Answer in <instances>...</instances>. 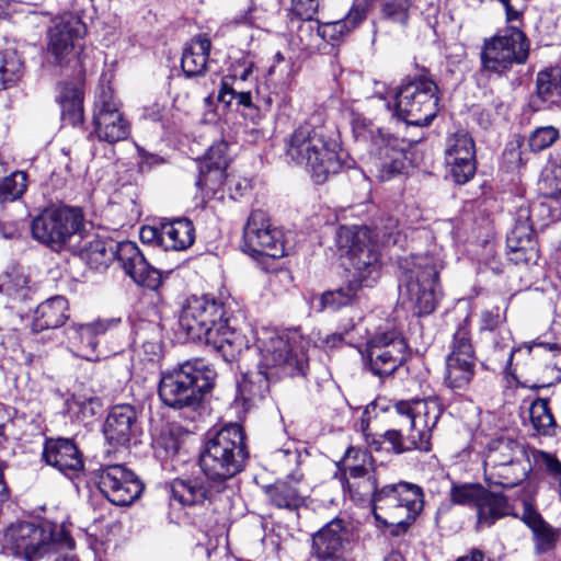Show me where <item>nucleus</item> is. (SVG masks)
I'll list each match as a JSON object with an SVG mask.
<instances>
[{
  "mask_svg": "<svg viewBox=\"0 0 561 561\" xmlns=\"http://www.w3.org/2000/svg\"><path fill=\"white\" fill-rule=\"evenodd\" d=\"M254 64L249 60L238 61L231 67L226 76H236L244 84L249 81L253 72Z\"/></svg>",
  "mask_w": 561,
  "mask_h": 561,
  "instance_id": "59",
  "label": "nucleus"
},
{
  "mask_svg": "<svg viewBox=\"0 0 561 561\" xmlns=\"http://www.w3.org/2000/svg\"><path fill=\"white\" fill-rule=\"evenodd\" d=\"M560 137L559 130L553 126L536 128L528 138L531 151L540 152L552 146Z\"/></svg>",
  "mask_w": 561,
  "mask_h": 561,
  "instance_id": "52",
  "label": "nucleus"
},
{
  "mask_svg": "<svg viewBox=\"0 0 561 561\" xmlns=\"http://www.w3.org/2000/svg\"><path fill=\"white\" fill-rule=\"evenodd\" d=\"M35 527L31 523L12 524L4 534V545L15 556H23L27 561L35 557Z\"/></svg>",
  "mask_w": 561,
  "mask_h": 561,
  "instance_id": "44",
  "label": "nucleus"
},
{
  "mask_svg": "<svg viewBox=\"0 0 561 561\" xmlns=\"http://www.w3.org/2000/svg\"><path fill=\"white\" fill-rule=\"evenodd\" d=\"M477 362L470 329L465 320L457 327L449 344L444 385L455 393L467 391L476 376Z\"/></svg>",
  "mask_w": 561,
  "mask_h": 561,
  "instance_id": "14",
  "label": "nucleus"
},
{
  "mask_svg": "<svg viewBox=\"0 0 561 561\" xmlns=\"http://www.w3.org/2000/svg\"><path fill=\"white\" fill-rule=\"evenodd\" d=\"M410 7V0H386L381 7V15L392 23L407 25Z\"/></svg>",
  "mask_w": 561,
  "mask_h": 561,
  "instance_id": "51",
  "label": "nucleus"
},
{
  "mask_svg": "<svg viewBox=\"0 0 561 561\" xmlns=\"http://www.w3.org/2000/svg\"><path fill=\"white\" fill-rule=\"evenodd\" d=\"M226 489H217L216 481L205 477L176 478L170 483L171 499L188 508H206Z\"/></svg>",
  "mask_w": 561,
  "mask_h": 561,
  "instance_id": "27",
  "label": "nucleus"
},
{
  "mask_svg": "<svg viewBox=\"0 0 561 561\" xmlns=\"http://www.w3.org/2000/svg\"><path fill=\"white\" fill-rule=\"evenodd\" d=\"M211 43L206 36L198 35L182 54L181 68L187 78L203 76L207 70Z\"/></svg>",
  "mask_w": 561,
  "mask_h": 561,
  "instance_id": "43",
  "label": "nucleus"
},
{
  "mask_svg": "<svg viewBox=\"0 0 561 561\" xmlns=\"http://www.w3.org/2000/svg\"><path fill=\"white\" fill-rule=\"evenodd\" d=\"M347 540L344 520L334 518L312 535L311 556L318 561H346L342 552Z\"/></svg>",
  "mask_w": 561,
  "mask_h": 561,
  "instance_id": "29",
  "label": "nucleus"
},
{
  "mask_svg": "<svg viewBox=\"0 0 561 561\" xmlns=\"http://www.w3.org/2000/svg\"><path fill=\"white\" fill-rule=\"evenodd\" d=\"M543 351L551 352L554 358L553 365L556 368L561 369V345L557 343L541 342L536 345Z\"/></svg>",
  "mask_w": 561,
  "mask_h": 561,
  "instance_id": "64",
  "label": "nucleus"
},
{
  "mask_svg": "<svg viewBox=\"0 0 561 561\" xmlns=\"http://www.w3.org/2000/svg\"><path fill=\"white\" fill-rule=\"evenodd\" d=\"M154 456L161 461L172 460L179 453L180 440L172 433H161L153 443Z\"/></svg>",
  "mask_w": 561,
  "mask_h": 561,
  "instance_id": "54",
  "label": "nucleus"
},
{
  "mask_svg": "<svg viewBox=\"0 0 561 561\" xmlns=\"http://www.w3.org/2000/svg\"><path fill=\"white\" fill-rule=\"evenodd\" d=\"M260 353L259 370L242 376L237 385V400L245 410L261 402L270 388V378L306 377L308 356L304 348L291 342L287 333L274 330L263 331L256 340Z\"/></svg>",
  "mask_w": 561,
  "mask_h": 561,
  "instance_id": "1",
  "label": "nucleus"
},
{
  "mask_svg": "<svg viewBox=\"0 0 561 561\" xmlns=\"http://www.w3.org/2000/svg\"><path fill=\"white\" fill-rule=\"evenodd\" d=\"M90 225L81 208L67 205H50L37 215V241L58 252L87 236Z\"/></svg>",
  "mask_w": 561,
  "mask_h": 561,
  "instance_id": "11",
  "label": "nucleus"
},
{
  "mask_svg": "<svg viewBox=\"0 0 561 561\" xmlns=\"http://www.w3.org/2000/svg\"><path fill=\"white\" fill-rule=\"evenodd\" d=\"M485 490L480 483H462L451 488L450 499L455 504L477 508Z\"/></svg>",
  "mask_w": 561,
  "mask_h": 561,
  "instance_id": "49",
  "label": "nucleus"
},
{
  "mask_svg": "<svg viewBox=\"0 0 561 561\" xmlns=\"http://www.w3.org/2000/svg\"><path fill=\"white\" fill-rule=\"evenodd\" d=\"M87 34V25L72 13H65L51 20L47 30V50L57 65H61L66 56Z\"/></svg>",
  "mask_w": 561,
  "mask_h": 561,
  "instance_id": "20",
  "label": "nucleus"
},
{
  "mask_svg": "<svg viewBox=\"0 0 561 561\" xmlns=\"http://www.w3.org/2000/svg\"><path fill=\"white\" fill-rule=\"evenodd\" d=\"M68 301L62 296L51 297L37 306V333L57 329L68 319Z\"/></svg>",
  "mask_w": 561,
  "mask_h": 561,
  "instance_id": "46",
  "label": "nucleus"
},
{
  "mask_svg": "<svg viewBox=\"0 0 561 561\" xmlns=\"http://www.w3.org/2000/svg\"><path fill=\"white\" fill-rule=\"evenodd\" d=\"M341 482L344 493H348L352 501L358 504L368 502L371 508L374 507L375 494L380 486L371 465V456L362 453L360 463L346 465L341 474Z\"/></svg>",
  "mask_w": 561,
  "mask_h": 561,
  "instance_id": "22",
  "label": "nucleus"
},
{
  "mask_svg": "<svg viewBox=\"0 0 561 561\" xmlns=\"http://www.w3.org/2000/svg\"><path fill=\"white\" fill-rule=\"evenodd\" d=\"M115 261L137 285L158 289L161 284L160 272L151 266L145 259L144 253L133 241L118 242Z\"/></svg>",
  "mask_w": 561,
  "mask_h": 561,
  "instance_id": "26",
  "label": "nucleus"
},
{
  "mask_svg": "<svg viewBox=\"0 0 561 561\" xmlns=\"http://www.w3.org/2000/svg\"><path fill=\"white\" fill-rule=\"evenodd\" d=\"M439 89L428 70L403 81L396 93V115L408 125L428 126L439 111Z\"/></svg>",
  "mask_w": 561,
  "mask_h": 561,
  "instance_id": "9",
  "label": "nucleus"
},
{
  "mask_svg": "<svg viewBox=\"0 0 561 561\" xmlns=\"http://www.w3.org/2000/svg\"><path fill=\"white\" fill-rule=\"evenodd\" d=\"M398 219L391 216L380 217L374 225V233L383 243H396L398 233Z\"/></svg>",
  "mask_w": 561,
  "mask_h": 561,
  "instance_id": "56",
  "label": "nucleus"
},
{
  "mask_svg": "<svg viewBox=\"0 0 561 561\" xmlns=\"http://www.w3.org/2000/svg\"><path fill=\"white\" fill-rule=\"evenodd\" d=\"M117 247V241L101 238L94 233L91 222L89 228L87 227V236L81 237L73 243V248L79 252V255L96 270L106 268L115 261Z\"/></svg>",
  "mask_w": 561,
  "mask_h": 561,
  "instance_id": "30",
  "label": "nucleus"
},
{
  "mask_svg": "<svg viewBox=\"0 0 561 561\" xmlns=\"http://www.w3.org/2000/svg\"><path fill=\"white\" fill-rule=\"evenodd\" d=\"M121 103L116 100L113 91L103 89L94 103L93 135L100 141L116 144L125 140L130 135V124L121 112Z\"/></svg>",
  "mask_w": 561,
  "mask_h": 561,
  "instance_id": "18",
  "label": "nucleus"
},
{
  "mask_svg": "<svg viewBox=\"0 0 561 561\" xmlns=\"http://www.w3.org/2000/svg\"><path fill=\"white\" fill-rule=\"evenodd\" d=\"M138 153L141 159V168L142 169L145 167H147L148 169H151L154 165L164 163V159L162 157L154 154V153H150L142 148H138Z\"/></svg>",
  "mask_w": 561,
  "mask_h": 561,
  "instance_id": "63",
  "label": "nucleus"
},
{
  "mask_svg": "<svg viewBox=\"0 0 561 561\" xmlns=\"http://www.w3.org/2000/svg\"><path fill=\"white\" fill-rule=\"evenodd\" d=\"M301 24L298 27V36L300 39H304V36H318V28L321 27V24L318 20H314L313 18H310L308 20H301Z\"/></svg>",
  "mask_w": 561,
  "mask_h": 561,
  "instance_id": "61",
  "label": "nucleus"
},
{
  "mask_svg": "<svg viewBox=\"0 0 561 561\" xmlns=\"http://www.w3.org/2000/svg\"><path fill=\"white\" fill-rule=\"evenodd\" d=\"M122 324L121 318L98 319L91 323H73L66 329L69 343L77 347L80 355L89 360L106 356L107 353H119L122 344L113 347L103 345L107 335H114Z\"/></svg>",
  "mask_w": 561,
  "mask_h": 561,
  "instance_id": "16",
  "label": "nucleus"
},
{
  "mask_svg": "<svg viewBox=\"0 0 561 561\" xmlns=\"http://www.w3.org/2000/svg\"><path fill=\"white\" fill-rule=\"evenodd\" d=\"M529 56V43L523 31L510 26L484 38L480 53L483 70L503 75L514 65H523Z\"/></svg>",
  "mask_w": 561,
  "mask_h": 561,
  "instance_id": "13",
  "label": "nucleus"
},
{
  "mask_svg": "<svg viewBox=\"0 0 561 561\" xmlns=\"http://www.w3.org/2000/svg\"><path fill=\"white\" fill-rule=\"evenodd\" d=\"M537 460L542 463L551 476L561 479V462L556 457L548 453L540 451Z\"/></svg>",
  "mask_w": 561,
  "mask_h": 561,
  "instance_id": "60",
  "label": "nucleus"
},
{
  "mask_svg": "<svg viewBox=\"0 0 561 561\" xmlns=\"http://www.w3.org/2000/svg\"><path fill=\"white\" fill-rule=\"evenodd\" d=\"M249 457L243 427L229 423L207 432L198 463L205 477L216 481L217 489H226L227 481L244 470Z\"/></svg>",
  "mask_w": 561,
  "mask_h": 561,
  "instance_id": "4",
  "label": "nucleus"
},
{
  "mask_svg": "<svg viewBox=\"0 0 561 561\" xmlns=\"http://www.w3.org/2000/svg\"><path fill=\"white\" fill-rule=\"evenodd\" d=\"M26 190V175L24 172H14L3 178L0 183V195L3 201H14L22 196Z\"/></svg>",
  "mask_w": 561,
  "mask_h": 561,
  "instance_id": "53",
  "label": "nucleus"
},
{
  "mask_svg": "<svg viewBox=\"0 0 561 561\" xmlns=\"http://www.w3.org/2000/svg\"><path fill=\"white\" fill-rule=\"evenodd\" d=\"M366 7L355 4L344 19L321 24V27L318 28V36L335 45L356 28L366 19Z\"/></svg>",
  "mask_w": 561,
  "mask_h": 561,
  "instance_id": "41",
  "label": "nucleus"
},
{
  "mask_svg": "<svg viewBox=\"0 0 561 561\" xmlns=\"http://www.w3.org/2000/svg\"><path fill=\"white\" fill-rule=\"evenodd\" d=\"M312 117L297 127L286 141L288 163L302 167L316 184L324 183L343 167L341 148L333 131Z\"/></svg>",
  "mask_w": 561,
  "mask_h": 561,
  "instance_id": "3",
  "label": "nucleus"
},
{
  "mask_svg": "<svg viewBox=\"0 0 561 561\" xmlns=\"http://www.w3.org/2000/svg\"><path fill=\"white\" fill-rule=\"evenodd\" d=\"M520 519L534 535L536 553L543 554L556 548L560 535L559 529L548 524L529 501H524Z\"/></svg>",
  "mask_w": 561,
  "mask_h": 561,
  "instance_id": "32",
  "label": "nucleus"
},
{
  "mask_svg": "<svg viewBox=\"0 0 561 561\" xmlns=\"http://www.w3.org/2000/svg\"><path fill=\"white\" fill-rule=\"evenodd\" d=\"M530 422L540 435L551 436L556 434L557 423L549 408L547 399H536L529 408Z\"/></svg>",
  "mask_w": 561,
  "mask_h": 561,
  "instance_id": "47",
  "label": "nucleus"
},
{
  "mask_svg": "<svg viewBox=\"0 0 561 561\" xmlns=\"http://www.w3.org/2000/svg\"><path fill=\"white\" fill-rule=\"evenodd\" d=\"M424 507L423 489L415 483L400 480L380 486L375 494V519L399 537L409 530Z\"/></svg>",
  "mask_w": 561,
  "mask_h": 561,
  "instance_id": "7",
  "label": "nucleus"
},
{
  "mask_svg": "<svg viewBox=\"0 0 561 561\" xmlns=\"http://www.w3.org/2000/svg\"><path fill=\"white\" fill-rule=\"evenodd\" d=\"M23 62L14 50L0 51V90L15 84L22 77Z\"/></svg>",
  "mask_w": 561,
  "mask_h": 561,
  "instance_id": "48",
  "label": "nucleus"
},
{
  "mask_svg": "<svg viewBox=\"0 0 561 561\" xmlns=\"http://www.w3.org/2000/svg\"><path fill=\"white\" fill-rule=\"evenodd\" d=\"M528 457V451L524 444L508 436H500L493 438L486 445L483 470Z\"/></svg>",
  "mask_w": 561,
  "mask_h": 561,
  "instance_id": "34",
  "label": "nucleus"
},
{
  "mask_svg": "<svg viewBox=\"0 0 561 561\" xmlns=\"http://www.w3.org/2000/svg\"><path fill=\"white\" fill-rule=\"evenodd\" d=\"M355 329L356 324L352 320H350L348 323L342 324L340 327L339 332L328 334L322 340V344L329 348L337 347L344 342L345 337Z\"/></svg>",
  "mask_w": 561,
  "mask_h": 561,
  "instance_id": "58",
  "label": "nucleus"
},
{
  "mask_svg": "<svg viewBox=\"0 0 561 561\" xmlns=\"http://www.w3.org/2000/svg\"><path fill=\"white\" fill-rule=\"evenodd\" d=\"M506 255L516 265L536 264L539 260V245L527 206H520L516 211L515 224L506 237Z\"/></svg>",
  "mask_w": 561,
  "mask_h": 561,
  "instance_id": "19",
  "label": "nucleus"
},
{
  "mask_svg": "<svg viewBox=\"0 0 561 561\" xmlns=\"http://www.w3.org/2000/svg\"><path fill=\"white\" fill-rule=\"evenodd\" d=\"M102 432L106 443L113 447H128L136 443L142 428L135 407L127 403L112 407Z\"/></svg>",
  "mask_w": 561,
  "mask_h": 561,
  "instance_id": "21",
  "label": "nucleus"
},
{
  "mask_svg": "<svg viewBox=\"0 0 561 561\" xmlns=\"http://www.w3.org/2000/svg\"><path fill=\"white\" fill-rule=\"evenodd\" d=\"M217 100L227 108L231 107L234 102L237 108L241 107L242 116L253 124H259L264 116L259 105L253 102L251 91H237L233 88L224 89L219 85Z\"/></svg>",
  "mask_w": 561,
  "mask_h": 561,
  "instance_id": "45",
  "label": "nucleus"
},
{
  "mask_svg": "<svg viewBox=\"0 0 561 561\" xmlns=\"http://www.w3.org/2000/svg\"><path fill=\"white\" fill-rule=\"evenodd\" d=\"M561 101V62L541 70L536 78V95L530 105L535 111L542 108L545 103L556 104Z\"/></svg>",
  "mask_w": 561,
  "mask_h": 561,
  "instance_id": "38",
  "label": "nucleus"
},
{
  "mask_svg": "<svg viewBox=\"0 0 561 561\" xmlns=\"http://www.w3.org/2000/svg\"><path fill=\"white\" fill-rule=\"evenodd\" d=\"M215 373L201 360L183 364L161 371L158 396L161 402L181 412L191 421L201 415L205 396L214 387Z\"/></svg>",
  "mask_w": 561,
  "mask_h": 561,
  "instance_id": "5",
  "label": "nucleus"
},
{
  "mask_svg": "<svg viewBox=\"0 0 561 561\" xmlns=\"http://www.w3.org/2000/svg\"><path fill=\"white\" fill-rule=\"evenodd\" d=\"M482 339L490 343L492 353L481 365L486 369L502 370L506 375L515 378L512 360L516 350L512 345L510 329L502 328V330L483 336Z\"/></svg>",
  "mask_w": 561,
  "mask_h": 561,
  "instance_id": "31",
  "label": "nucleus"
},
{
  "mask_svg": "<svg viewBox=\"0 0 561 561\" xmlns=\"http://www.w3.org/2000/svg\"><path fill=\"white\" fill-rule=\"evenodd\" d=\"M93 476L100 492L116 506L130 505L144 491V483L124 465L102 466Z\"/></svg>",
  "mask_w": 561,
  "mask_h": 561,
  "instance_id": "17",
  "label": "nucleus"
},
{
  "mask_svg": "<svg viewBox=\"0 0 561 561\" xmlns=\"http://www.w3.org/2000/svg\"><path fill=\"white\" fill-rule=\"evenodd\" d=\"M293 13L300 20H308L314 18L318 12L320 0H291Z\"/></svg>",
  "mask_w": 561,
  "mask_h": 561,
  "instance_id": "57",
  "label": "nucleus"
},
{
  "mask_svg": "<svg viewBox=\"0 0 561 561\" xmlns=\"http://www.w3.org/2000/svg\"><path fill=\"white\" fill-rule=\"evenodd\" d=\"M165 112V106L159 102H153L145 106L144 108V117L150 119L152 122L162 121Z\"/></svg>",
  "mask_w": 561,
  "mask_h": 561,
  "instance_id": "62",
  "label": "nucleus"
},
{
  "mask_svg": "<svg viewBox=\"0 0 561 561\" xmlns=\"http://www.w3.org/2000/svg\"><path fill=\"white\" fill-rule=\"evenodd\" d=\"M37 533L39 539L37 541V559H42L45 553L50 551H59L61 549H72L75 541L70 534L58 523L49 522L37 515Z\"/></svg>",
  "mask_w": 561,
  "mask_h": 561,
  "instance_id": "36",
  "label": "nucleus"
},
{
  "mask_svg": "<svg viewBox=\"0 0 561 561\" xmlns=\"http://www.w3.org/2000/svg\"><path fill=\"white\" fill-rule=\"evenodd\" d=\"M477 524L476 528H490L497 520L506 517L518 515L515 513L514 505L510 502L508 497L502 492H493L485 490L477 508Z\"/></svg>",
  "mask_w": 561,
  "mask_h": 561,
  "instance_id": "33",
  "label": "nucleus"
},
{
  "mask_svg": "<svg viewBox=\"0 0 561 561\" xmlns=\"http://www.w3.org/2000/svg\"><path fill=\"white\" fill-rule=\"evenodd\" d=\"M443 262L434 254H411L399 260L400 283L417 316L432 313L442 298Z\"/></svg>",
  "mask_w": 561,
  "mask_h": 561,
  "instance_id": "8",
  "label": "nucleus"
},
{
  "mask_svg": "<svg viewBox=\"0 0 561 561\" xmlns=\"http://www.w3.org/2000/svg\"><path fill=\"white\" fill-rule=\"evenodd\" d=\"M393 409L401 427L386 431L383 440L396 454L414 449L430 451L431 433L442 413L437 400L398 401Z\"/></svg>",
  "mask_w": 561,
  "mask_h": 561,
  "instance_id": "6",
  "label": "nucleus"
},
{
  "mask_svg": "<svg viewBox=\"0 0 561 561\" xmlns=\"http://www.w3.org/2000/svg\"><path fill=\"white\" fill-rule=\"evenodd\" d=\"M353 133L357 139L370 141L373 148L377 146V136L386 138L390 133L385 131L373 124L371 121L357 116L352 122Z\"/></svg>",
  "mask_w": 561,
  "mask_h": 561,
  "instance_id": "50",
  "label": "nucleus"
},
{
  "mask_svg": "<svg viewBox=\"0 0 561 561\" xmlns=\"http://www.w3.org/2000/svg\"><path fill=\"white\" fill-rule=\"evenodd\" d=\"M335 245L346 255L355 278L373 287L380 276L381 261L378 245L373 242L365 226H341L335 233Z\"/></svg>",
  "mask_w": 561,
  "mask_h": 561,
  "instance_id": "10",
  "label": "nucleus"
},
{
  "mask_svg": "<svg viewBox=\"0 0 561 561\" xmlns=\"http://www.w3.org/2000/svg\"><path fill=\"white\" fill-rule=\"evenodd\" d=\"M57 100L61 107V117L68 124L77 126L83 122V91L80 81H62L57 87Z\"/></svg>",
  "mask_w": 561,
  "mask_h": 561,
  "instance_id": "37",
  "label": "nucleus"
},
{
  "mask_svg": "<svg viewBox=\"0 0 561 561\" xmlns=\"http://www.w3.org/2000/svg\"><path fill=\"white\" fill-rule=\"evenodd\" d=\"M228 144L224 140L214 142L198 163L196 186L206 194H216L225 184L231 188L232 181L228 180L226 170L229 164Z\"/></svg>",
  "mask_w": 561,
  "mask_h": 561,
  "instance_id": "25",
  "label": "nucleus"
},
{
  "mask_svg": "<svg viewBox=\"0 0 561 561\" xmlns=\"http://www.w3.org/2000/svg\"><path fill=\"white\" fill-rule=\"evenodd\" d=\"M408 144L403 138L394 135L381 138L377 136V146L374 148L378 156L377 176L386 182L405 173L409 167L407 156Z\"/></svg>",
  "mask_w": 561,
  "mask_h": 561,
  "instance_id": "28",
  "label": "nucleus"
},
{
  "mask_svg": "<svg viewBox=\"0 0 561 561\" xmlns=\"http://www.w3.org/2000/svg\"><path fill=\"white\" fill-rule=\"evenodd\" d=\"M179 327L186 337L202 343L232 362L247 346V339L227 316L222 301L206 295L187 298L183 306Z\"/></svg>",
  "mask_w": 561,
  "mask_h": 561,
  "instance_id": "2",
  "label": "nucleus"
},
{
  "mask_svg": "<svg viewBox=\"0 0 561 561\" xmlns=\"http://www.w3.org/2000/svg\"><path fill=\"white\" fill-rule=\"evenodd\" d=\"M242 250L257 261L285 255L283 232L272 227L267 215L261 209L252 210L243 228Z\"/></svg>",
  "mask_w": 561,
  "mask_h": 561,
  "instance_id": "15",
  "label": "nucleus"
},
{
  "mask_svg": "<svg viewBox=\"0 0 561 561\" xmlns=\"http://www.w3.org/2000/svg\"><path fill=\"white\" fill-rule=\"evenodd\" d=\"M502 328H507L505 312H501L499 307L482 311L480 321V333L482 337L497 332L502 330Z\"/></svg>",
  "mask_w": 561,
  "mask_h": 561,
  "instance_id": "55",
  "label": "nucleus"
},
{
  "mask_svg": "<svg viewBox=\"0 0 561 561\" xmlns=\"http://www.w3.org/2000/svg\"><path fill=\"white\" fill-rule=\"evenodd\" d=\"M301 478L302 474L290 473L287 476V480H278L268 485L265 492L271 504L288 511H295L302 506L305 500L297 488Z\"/></svg>",
  "mask_w": 561,
  "mask_h": 561,
  "instance_id": "39",
  "label": "nucleus"
},
{
  "mask_svg": "<svg viewBox=\"0 0 561 561\" xmlns=\"http://www.w3.org/2000/svg\"><path fill=\"white\" fill-rule=\"evenodd\" d=\"M42 460L70 479L78 478L84 469L82 453L76 442L68 437H46Z\"/></svg>",
  "mask_w": 561,
  "mask_h": 561,
  "instance_id": "24",
  "label": "nucleus"
},
{
  "mask_svg": "<svg viewBox=\"0 0 561 561\" xmlns=\"http://www.w3.org/2000/svg\"><path fill=\"white\" fill-rule=\"evenodd\" d=\"M484 481L489 486L496 485L512 489L523 483L531 471L529 457L510 463L499 465L495 468L485 469Z\"/></svg>",
  "mask_w": 561,
  "mask_h": 561,
  "instance_id": "35",
  "label": "nucleus"
},
{
  "mask_svg": "<svg viewBox=\"0 0 561 561\" xmlns=\"http://www.w3.org/2000/svg\"><path fill=\"white\" fill-rule=\"evenodd\" d=\"M365 287L364 283L352 276L340 287L321 294L319 298L320 310L336 311L355 305L359 300L362 289Z\"/></svg>",
  "mask_w": 561,
  "mask_h": 561,
  "instance_id": "42",
  "label": "nucleus"
},
{
  "mask_svg": "<svg viewBox=\"0 0 561 561\" xmlns=\"http://www.w3.org/2000/svg\"><path fill=\"white\" fill-rule=\"evenodd\" d=\"M411 354L407 339L399 330L380 327L366 343L365 359L371 374L385 378L403 366Z\"/></svg>",
  "mask_w": 561,
  "mask_h": 561,
  "instance_id": "12",
  "label": "nucleus"
},
{
  "mask_svg": "<svg viewBox=\"0 0 561 561\" xmlns=\"http://www.w3.org/2000/svg\"><path fill=\"white\" fill-rule=\"evenodd\" d=\"M194 241L195 228L187 218H176L160 227V245L165 250H186Z\"/></svg>",
  "mask_w": 561,
  "mask_h": 561,
  "instance_id": "40",
  "label": "nucleus"
},
{
  "mask_svg": "<svg viewBox=\"0 0 561 561\" xmlns=\"http://www.w3.org/2000/svg\"><path fill=\"white\" fill-rule=\"evenodd\" d=\"M445 161L449 174L457 184L469 182L476 173V147L465 130L449 136L446 141Z\"/></svg>",
  "mask_w": 561,
  "mask_h": 561,
  "instance_id": "23",
  "label": "nucleus"
}]
</instances>
